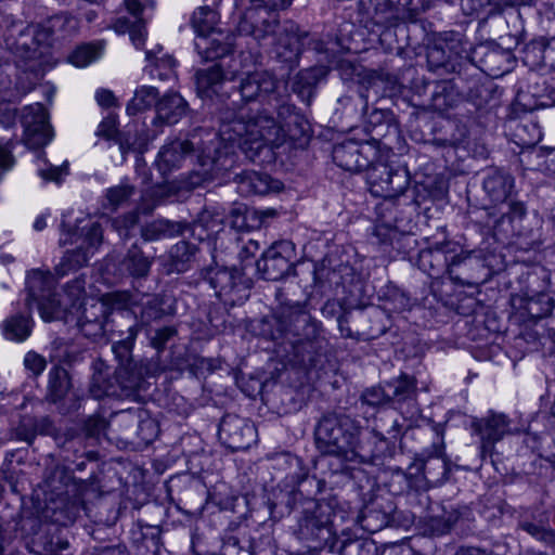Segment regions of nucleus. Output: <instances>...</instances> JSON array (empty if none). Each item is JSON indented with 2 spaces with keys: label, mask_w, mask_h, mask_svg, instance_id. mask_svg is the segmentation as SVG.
<instances>
[{
  "label": "nucleus",
  "mask_w": 555,
  "mask_h": 555,
  "mask_svg": "<svg viewBox=\"0 0 555 555\" xmlns=\"http://www.w3.org/2000/svg\"><path fill=\"white\" fill-rule=\"evenodd\" d=\"M275 107L258 108L247 119L233 118L221 122L223 139L236 142L237 149L251 162L261 154L271 152L286 139L304 146L310 138V125L306 117L297 112L295 105L284 98L275 102Z\"/></svg>",
  "instance_id": "obj_1"
},
{
  "label": "nucleus",
  "mask_w": 555,
  "mask_h": 555,
  "mask_svg": "<svg viewBox=\"0 0 555 555\" xmlns=\"http://www.w3.org/2000/svg\"><path fill=\"white\" fill-rule=\"evenodd\" d=\"M235 147L236 142L223 139L221 126L218 131L197 127L188 132L184 139L163 146L158 153V167L164 172L170 171L180 167L184 159L196 158L201 169L190 173L180 186L191 192L232 170L237 162Z\"/></svg>",
  "instance_id": "obj_2"
},
{
  "label": "nucleus",
  "mask_w": 555,
  "mask_h": 555,
  "mask_svg": "<svg viewBox=\"0 0 555 555\" xmlns=\"http://www.w3.org/2000/svg\"><path fill=\"white\" fill-rule=\"evenodd\" d=\"M276 298L284 306V341L292 346L295 359L306 369L321 367L324 339L319 336L317 322L305 310V304L283 299L280 292Z\"/></svg>",
  "instance_id": "obj_3"
},
{
  "label": "nucleus",
  "mask_w": 555,
  "mask_h": 555,
  "mask_svg": "<svg viewBox=\"0 0 555 555\" xmlns=\"http://www.w3.org/2000/svg\"><path fill=\"white\" fill-rule=\"evenodd\" d=\"M360 429V422L343 412L328 411L319 418L314 428L315 446L321 454L338 460L334 474H348L346 462L350 461Z\"/></svg>",
  "instance_id": "obj_4"
},
{
  "label": "nucleus",
  "mask_w": 555,
  "mask_h": 555,
  "mask_svg": "<svg viewBox=\"0 0 555 555\" xmlns=\"http://www.w3.org/2000/svg\"><path fill=\"white\" fill-rule=\"evenodd\" d=\"M333 515L331 502L308 501L297 518L294 534L309 548L334 553L338 538L333 532Z\"/></svg>",
  "instance_id": "obj_5"
},
{
  "label": "nucleus",
  "mask_w": 555,
  "mask_h": 555,
  "mask_svg": "<svg viewBox=\"0 0 555 555\" xmlns=\"http://www.w3.org/2000/svg\"><path fill=\"white\" fill-rule=\"evenodd\" d=\"M450 463L443 456L441 448L433 446L431 451H424L416 455L406 472L400 468L393 470L391 482L397 483L399 493L404 491H426L448 479Z\"/></svg>",
  "instance_id": "obj_6"
},
{
  "label": "nucleus",
  "mask_w": 555,
  "mask_h": 555,
  "mask_svg": "<svg viewBox=\"0 0 555 555\" xmlns=\"http://www.w3.org/2000/svg\"><path fill=\"white\" fill-rule=\"evenodd\" d=\"M480 75L475 73L463 72V65L460 63L457 76L448 81H442L437 86L433 99L435 104L443 107H452L457 96H463L472 102L476 108H482L489 104L493 98L491 87L480 82Z\"/></svg>",
  "instance_id": "obj_7"
},
{
  "label": "nucleus",
  "mask_w": 555,
  "mask_h": 555,
  "mask_svg": "<svg viewBox=\"0 0 555 555\" xmlns=\"http://www.w3.org/2000/svg\"><path fill=\"white\" fill-rule=\"evenodd\" d=\"M218 14L208 7L193 13L192 26L196 33L195 49L202 61H215L233 53V43L216 28Z\"/></svg>",
  "instance_id": "obj_8"
},
{
  "label": "nucleus",
  "mask_w": 555,
  "mask_h": 555,
  "mask_svg": "<svg viewBox=\"0 0 555 555\" xmlns=\"http://www.w3.org/2000/svg\"><path fill=\"white\" fill-rule=\"evenodd\" d=\"M144 386L145 379L138 364H121L116 367L112 378L105 379L101 373L94 374L89 391L95 399L116 397L138 400Z\"/></svg>",
  "instance_id": "obj_9"
},
{
  "label": "nucleus",
  "mask_w": 555,
  "mask_h": 555,
  "mask_svg": "<svg viewBox=\"0 0 555 555\" xmlns=\"http://www.w3.org/2000/svg\"><path fill=\"white\" fill-rule=\"evenodd\" d=\"M201 275L214 288L216 296L225 306L234 307L243 304L249 296L251 281L242 269L236 267H207Z\"/></svg>",
  "instance_id": "obj_10"
},
{
  "label": "nucleus",
  "mask_w": 555,
  "mask_h": 555,
  "mask_svg": "<svg viewBox=\"0 0 555 555\" xmlns=\"http://www.w3.org/2000/svg\"><path fill=\"white\" fill-rule=\"evenodd\" d=\"M295 245L291 241L274 242L257 260V272L263 280L280 281L288 275H295Z\"/></svg>",
  "instance_id": "obj_11"
},
{
  "label": "nucleus",
  "mask_w": 555,
  "mask_h": 555,
  "mask_svg": "<svg viewBox=\"0 0 555 555\" xmlns=\"http://www.w3.org/2000/svg\"><path fill=\"white\" fill-rule=\"evenodd\" d=\"M367 183L373 195L396 198L406 191L410 176L404 168H393L375 160L367 170Z\"/></svg>",
  "instance_id": "obj_12"
},
{
  "label": "nucleus",
  "mask_w": 555,
  "mask_h": 555,
  "mask_svg": "<svg viewBox=\"0 0 555 555\" xmlns=\"http://www.w3.org/2000/svg\"><path fill=\"white\" fill-rule=\"evenodd\" d=\"M376 141L345 140L334 145L332 157L334 163L344 170L359 172L369 170L378 158Z\"/></svg>",
  "instance_id": "obj_13"
},
{
  "label": "nucleus",
  "mask_w": 555,
  "mask_h": 555,
  "mask_svg": "<svg viewBox=\"0 0 555 555\" xmlns=\"http://www.w3.org/2000/svg\"><path fill=\"white\" fill-rule=\"evenodd\" d=\"M22 529H28L33 534L30 548L39 555H63L68 550L69 541L63 535L60 527L55 524H42L36 517L22 518Z\"/></svg>",
  "instance_id": "obj_14"
},
{
  "label": "nucleus",
  "mask_w": 555,
  "mask_h": 555,
  "mask_svg": "<svg viewBox=\"0 0 555 555\" xmlns=\"http://www.w3.org/2000/svg\"><path fill=\"white\" fill-rule=\"evenodd\" d=\"M279 81L268 72L248 73L241 78L237 90L242 101L248 103L259 101L260 108L275 107V102H281L282 95L278 92Z\"/></svg>",
  "instance_id": "obj_15"
},
{
  "label": "nucleus",
  "mask_w": 555,
  "mask_h": 555,
  "mask_svg": "<svg viewBox=\"0 0 555 555\" xmlns=\"http://www.w3.org/2000/svg\"><path fill=\"white\" fill-rule=\"evenodd\" d=\"M403 8L401 0H359L360 23L372 31L374 26L382 29L395 27L399 24Z\"/></svg>",
  "instance_id": "obj_16"
},
{
  "label": "nucleus",
  "mask_w": 555,
  "mask_h": 555,
  "mask_svg": "<svg viewBox=\"0 0 555 555\" xmlns=\"http://www.w3.org/2000/svg\"><path fill=\"white\" fill-rule=\"evenodd\" d=\"M274 56L289 70L298 65L301 47L308 38V34L300 31L299 26L293 21H284L280 31L275 35Z\"/></svg>",
  "instance_id": "obj_17"
},
{
  "label": "nucleus",
  "mask_w": 555,
  "mask_h": 555,
  "mask_svg": "<svg viewBox=\"0 0 555 555\" xmlns=\"http://www.w3.org/2000/svg\"><path fill=\"white\" fill-rule=\"evenodd\" d=\"M512 54L494 41H485L474 46L469 54L468 72L475 69L499 76L506 72Z\"/></svg>",
  "instance_id": "obj_18"
},
{
  "label": "nucleus",
  "mask_w": 555,
  "mask_h": 555,
  "mask_svg": "<svg viewBox=\"0 0 555 555\" xmlns=\"http://www.w3.org/2000/svg\"><path fill=\"white\" fill-rule=\"evenodd\" d=\"M218 436L221 443L231 451L248 449L256 439L253 423L236 414H225L220 424Z\"/></svg>",
  "instance_id": "obj_19"
},
{
  "label": "nucleus",
  "mask_w": 555,
  "mask_h": 555,
  "mask_svg": "<svg viewBox=\"0 0 555 555\" xmlns=\"http://www.w3.org/2000/svg\"><path fill=\"white\" fill-rule=\"evenodd\" d=\"M281 26L278 13L258 9L250 4L241 17L237 30L241 35L251 36L260 42L269 36H275Z\"/></svg>",
  "instance_id": "obj_20"
},
{
  "label": "nucleus",
  "mask_w": 555,
  "mask_h": 555,
  "mask_svg": "<svg viewBox=\"0 0 555 555\" xmlns=\"http://www.w3.org/2000/svg\"><path fill=\"white\" fill-rule=\"evenodd\" d=\"M48 112L40 103L26 106L22 115L24 142L30 149H39L48 144L52 138Z\"/></svg>",
  "instance_id": "obj_21"
},
{
  "label": "nucleus",
  "mask_w": 555,
  "mask_h": 555,
  "mask_svg": "<svg viewBox=\"0 0 555 555\" xmlns=\"http://www.w3.org/2000/svg\"><path fill=\"white\" fill-rule=\"evenodd\" d=\"M397 506L390 498L376 496L369 501L360 512L359 522L361 527L371 533L396 524Z\"/></svg>",
  "instance_id": "obj_22"
},
{
  "label": "nucleus",
  "mask_w": 555,
  "mask_h": 555,
  "mask_svg": "<svg viewBox=\"0 0 555 555\" xmlns=\"http://www.w3.org/2000/svg\"><path fill=\"white\" fill-rule=\"evenodd\" d=\"M227 57L217 59L208 68L198 69L195 73V85L197 95L204 101H214L218 99L219 102L225 100V95L221 93L223 82L227 78L224 60Z\"/></svg>",
  "instance_id": "obj_23"
},
{
  "label": "nucleus",
  "mask_w": 555,
  "mask_h": 555,
  "mask_svg": "<svg viewBox=\"0 0 555 555\" xmlns=\"http://www.w3.org/2000/svg\"><path fill=\"white\" fill-rule=\"evenodd\" d=\"M7 43L14 54L26 61H34L41 56L39 48L49 46L46 38L41 36V28L38 25L23 27L17 36L10 34Z\"/></svg>",
  "instance_id": "obj_24"
},
{
  "label": "nucleus",
  "mask_w": 555,
  "mask_h": 555,
  "mask_svg": "<svg viewBox=\"0 0 555 555\" xmlns=\"http://www.w3.org/2000/svg\"><path fill=\"white\" fill-rule=\"evenodd\" d=\"M508 420L501 413H489L486 417L474 418L472 428L480 438L481 452H491L493 446L508 433Z\"/></svg>",
  "instance_id": "obj_25"
},
{
  "label": "nucleus",
  "mask_w": 555,
  "mask_h": 555,
  "mask_svg": "<svg viewBox=\"0 0 555 555\" xmlns=\"http://www.w3.org/2000/svg\"><path fill=\"white\" fill-rule=\"evenodd\" d=\"M38 435L50 436L57 440L59 429L52 418L48 415H21L18 424L13 429L14 438L33 446Z\"/></svg>",
  "instance_id": "obj_26"
},
{
  "label": "nucleus",
  "mask_w": 555,
  "mask_h": 555,
  "mask_svg": "<svg viewBox=\"0 0 555 555\" xmlns=\"http://www.w3.org/2000/svg\"><path fill=\"white\" fill-rule=\"evenodd\" d=\"M527 209L521 202H509L507 211H502L501 216L493 223V236L498 241L508 240L513 236L525 234L524 220Z\"/></svg>",
  "instance_id": "obj_27"
},
{
  "label": "nucleus",
  "mask_w": 555,
  "mask_h": 555,
  "mask_svg": "<svg viewBox=\"0 0 555 555\" xmlns=\"http://www.w3.org/2000/svg\"><path fill=\"white\" fill-rule=\"evenodd\" d=\"M387 448L388 442L385 437L374 430H366L361 426L350 461L360 459L361 462L376 463L384 457Z\"/></svg>",
  "instance_id": "obj_28"
},
{
  "label": "nucleus",
  "mask_w": 555,
  "mask_h": 555,
  "mask_svg": "<svg viewBox=\"0 0 555 555\" xmlns=\"http://www.w3.org/2000/svg\"><path fill=\"white\" fill-rule=\"evenodd\" d=\"M154 125H176L190 111L189 103L178 92H168L155 105Z\"/></svg>",
  "instance_id": "obj_29"
},
{
  "label": "nucleus",
  "mask_w": 555,
  "mask_h": 555,
  "mask_svg": "<svg viewBox=\"0 0 555 555\" xmlns=\"http://www.w3.org/2000/svg\"><path fill=\"white\" fill-rule=\"evenodd\" d=\"M192 224L188 221H172L165 218L146 222L140 229V236L145 243H153L165 238H173L190 231Z\"/></svg>",
  "instance_id": "obj_30"
},
{
  "label": "nucleus",
  "mask_w": 555,
  "mask_h": 555,
  "mask_svg": "<svg viewBox=\"0 0 555 555\" xmlns=\"http://www.w3.org/2000/svg\"><path fill=\"white\" fill-rule=\"evenodd\" d=\"M386 318L383 311L373 308L371 310H356L353 326L356 327L357 339H376L388 330Z\"/></svg>",
  "instance_id": "obj_31"
},
{
  "label": "nucleus",
  "mask_w": 555,
  "mask_h": 555,
  "mask_svg": "<svg viewBox=\"0 0 555 555\" xmlns=\"http://www.w3.org/2000/svg\"><path fill=\"white\" fill-rule=\"evenodd\" d=\"M272 468L275 472L274 478L286 488H295L296 482L308 469L300 457L291 453H280L272 459Z\"/></svg>",
  "instance_id": "obj_32"
},
{
  "label": "nucleus",
  "mask_w": 555,
  "mask_h": 555,
  "mask_svg": "<svg viewBox=\"0 0 555 555\" xmlns=\"http://www.w3.org/2000/svg\"><path fill=\"white\" fill-rule=\"evenodd\" d=\"M160 534L159 526L138 521L130 529V541L141 555H158L162 546Z\"/></svg>",
  "instance_id": "obj_33"
},
{
  "label": "nucleus",
  "mask_w": 555,
  "mask_h": 555,
  "mask_svg": "<svg viewBox=\"0 0 555 555\" xmlns=\"http://www.w3.org/2000/svg\"><path fill=\"white\" fill-rule=\"evenodd\" d=\"M153 263L154 257L146 256L135 242L127 249L119 262V269L132 279L144 280L150 275Z\"/></svg>",
  "instance_id": "obj_34"
},
{
  "label": "nucleus",
  "mask_w": 555,
  "mask_h": 555,
  "mask_svg": "<svg viewBox=\"0 0 555 555\" xmlns=\"http://www.w3.org/2000/svg\"><path fill=\"white\" fill-rule=\"evenodd\" d=\"M236 179L240 192L245 195H267L279 192L283 185L264 172L245 171L237 175Z\"/></svg>",
  "instance_id": "obj_35"
},
{
  "label": "nucleus",
  "mask_w": 555,
  "mask_h": 555,
  "mask_svg": "<svg viewBox=\"0 0 555 555\" xmlns=\"http://www.w3.org/2000/svg\"><path fill=\"white\" fill-rule=\"evenodd\" d=\"M481 267L479 260L472 257V253L461 251L450 257L449 278L459 285H476L478 281L474 278V270Z\"/></svg>",
  "instance_id": "obj_36"
},
{
  "label": "nucleus",
  "mask_w": 555,
  "mask_h": 555,
  "mask_svg": "<svg viewBox=\"0 0 555 555\" xmlns=\"http://www.w3.org/2000/svg\"><path fill=\"white\" fill-rule=\"evenodd\" d=\"M514 186L513 177L498 168L489 169L483 179V190L493 203H505Z\"/></svg>",
  "instance_id": "obj_37"
},
{
  "label": "nucleus",
  "mask_w": 555,
  "mask_h": 555,
  "mask_svg": "<svg viewBox=\"0 0 555 555\" xmlns=\"http://www.w3.org/2000/svg\"><path fill=\"white\" fill-rule=\"evenodd\" d=\"M326 487L324 479H319L315 476H310L308 469L305 476L296 482L295 488H292L287 493L285 502L288 509H293L295 502L299 499L304 500V506L308 501H317L314 498L322 493Z\"/></svg>",
  "instance_id": "obj_38"
},
{
  "label": "nucleus",
  "mask_w": 555,
  "mask_h": 555,
  "mask_svg": "<svg viewBox=\"0 0 555 555\" xmlns=\"http://www.w3.org/2000/svg\"><path fill=\"white\" fill-rule=\"evenodd\" d=\"M198 247L190 242L180 241L175 244L170 250L168 260L165 264L166 273H184L190 270Z\"/></svg>",
  "instance_id": "obj_39"
},
{
  "label": "nucleus",
  "mask_w": 555,
  "mask_h": 555,
  "mask_svg": "<svg viewBox=\"0 0 555 555\" xmlns=\"http://www.w3.org/2000/svg\"><path fill=\"white\" fill-rule=\"evenodd\" d=\"M441 43L455 63H462L463 72H468L469 54L474 46L459 31H446L441 35Z\"/></svg>",
  "instance_id": "obj_40"
},
{
  "label": "nucleus",
  "mask_w": 555,
  "mask_h": 555,
  "mask_svg": "<svg viewBox=\"0 0 555 555\" xmlns=\"http://www.w3.org/2000/svg\"><path fill=\"white\" fill-rule=\"evenodd\" d=\"M56 281L50 272L40 270L31 271L26 281L28 298L26 305L31 306V302H38L44 299L47 295H52L54 292Z\"/></svg>",
  "instance_id": "obj_41"
},
{
  "label": "nucleus",
  "mask_w": 555,
  "mask_h": 555,
  "mask_svg": "<svg viewBox=\"0 0 555 555\" xmlns=\"http://www.w3.org/2000/svg\"><path fill=\"white\" fill-rule=\"evenodd\" d=\"M449 263L450 258L441 248H426L418 254V268L434 279H438L446 273L448 274Z\"/></svg>",
  "instance_id": "obj_42"
},
{
  "label": "nucleus",
  "mask_w": 555,
  "mask_h": 555,
  "mask_svg": "<svg viewBox=\"0 0 555 555\" xmlns=\"http://www.w3.org/2000/svg\"><path fill=\"white\" fill-rule=\"evenodd\" d=\"M530 95L534 102L533 104H525L529 109L540 107H551L555 105V88L547 83V81L540 77L534 76L527 87L526 93H519L520 99Z\"/></svg>",
  "instance_id": "obj_43"
},
{
  "label": "nucleus",
  "mask_w": 555,
  "mask_h": 555,
  "mask_svg": "<svg viewBox=\"0 0 555 555\" xmlns=\"http://www.w3.org/2000/svg\"><path fill=\"white\" fill-rule=\"evenodd\" d=\"M72 388V382L68 372L55 365L49 372L48 392L46 400L50 403L57 404L62 402Z\"/></svg>",
  "instance_id": "obj_44"
},
{
  "label": "nucleus",
  "mask_w": 555,
  "mask_h": 555,
  "mask_svg": "<svg viewBox=\"0 0 555 555\" xmlns=\"http://www.w3.org/2000/svg\"><path fill=\"white\" fill-rule=\"evenodd\" d=\"M41 36L46 38L48 44H52L54 38L64 39L76 28V21L64 14L52 16L39 24Z\"/></svg>",
  "instance_id": "obj_45"
},
{
  "label": "nucleus",
  "mask_w": 555,
  "mask_h": 555,
  "mask_svg": "<svg viewBox=\"0 0 555 555\" xmlns=\"http://www.w3.org/2000/svg\"><path fill=\"white\" fill-rule=\"evenodd\" d=\"M386 386L390 403L400 404L416 398V379L408 374H401L393 380L388 382Z\"/></svg>",
  "instance_id": "obj_46"
},
{
  "label": "nucleus",
  "mask_w": 555,
  "mask_h": 555,
  "mask_svg": "<svg viewBox=\"0 0 555 555\" xmlns=\"http://www.w3.org/2000/svg\"><path fill=\"white\" fill-rule=\"evenodd\" d=\"M509 130L516 144L521 147H532L541 139V131L535 122L529 119H513L509 121Z\"/></svg>",
  "instance_id": "obj_47"
},
{
  "label": "nucleus",
  "mask_w": 555,
  "mask_h": 555,
  "mask_svg": "<svg viewBox=\"0 0 555 555\" xmlns=\"http://www.w3.org/2000/svg\"><path fill=\"white\" fill-rule=\"evenodd\" d=\"M137 324L128 326L126 332H120L119 339L114 343L112 349L119 364H138L132 359V348L138 336Z\"/></svg>",
  "instance_id": "obj_48"
},
{
  "label": "nucleus",
  "mask_w": 555,
  "mask_h": 555,
  "mask_svg": "<svg viewBox=\"0 0 555 555\" xmlns=\"http://www.w3.org/2000/svg\"><path fill=\"white\" fill-rule=\"evenodd\" d=\"M284 309L278 315H267L257 321L254 326L256 333L266 339L284 341Z\"/></svg>",
  "instance_id": "obj_49"
},
{
  "label": "nucleus",
  "mask_w": 555,
  "mask_h": 555,
  "mask_svg": "<svg viewBox=\"0 0 555 555\" xmlns=\"http://www.w3.org/2000/svg\"><path fill=\"white\" fill-rule=\"evenodd\" d=\"M447 49L444 46L435 44L427 50V63L433 72L444 70L447 73H455L460 69V63H455L451 55H447Z\"/></svg>",
  "instance_id": "obj_50"
},
{
  "label": "nucleus",
  "mask_w": 555,
  "mask_h": 555,
  "mask_svg": "<svg viewBox=\"0 0 555 555\" xmlns=\"http://www.w3.org/2000/svg\"><path fill=\"white\" fill-rule=\"evenodd\" d=\"M158 95V90L155 87L142 86L137 89L134 96L127 105L128 115L134 116L138 113L151 108L153 105L155 106L159 99Z\"/></svg>",
  "instance_id": "obj_51"
},
{
  "label": "nucleus",
  "mask_w": 555,
  "mask_h": 555,
  "mask_svg": "<svg viewBox=\"0 0 555 555\" xmlns=\"http://www.w3.org/2000/svg\"><path fill=\"white\" fill-rule=\"evenodd\" d=\"M334 553L338 555H377V546L371 540H339Z\"/></svg>",
  "instance_id": "obj_52"
},
{
  "label": "nucleus",
  "mask_w": 555,
  "mask_h": 555,
  "mask_svg": "<svg viewBox=\"0 0 555 555\" xmlns=\"http://www.w3.org/2000/svg\"><path fill=\"white\" fill-rule=\"evenodd\" d=\"M139 418V406L121 410L113 415L114 426L117 428V431L127 439L133 438Z\"/></svg>",
  "instance_id": "obj_53"
},
{
  "label": "nucleus",
  "mask_w": 555,
  "mask_h": 555,
  "mask_svg": "<svg viewBox=\"0 0 555 555\" xmlns=\"http://www.w3.org/2000/svg\"><path fill=\"white\" fill-rule=\"evenodd\" d=\"M139 415L140 418L138 420L133 437H137L142 442L149 444L158 435V424L154 418L150 416L147 410L142 406H139Z\"/></svg>",
  "instance_id": "obj_54"
},
{
  "label": "nucleus",
  "mask_w": 555,
  "mask_h": 555,
  "mask_svg": "<svg viewBox=\"0 0 555 555\" xmlns=\"http://www.w3.org/2000/svg\"><path fill=\"white\" fill-rule=\"evenodd\" d=\"M89 259L88 249L78 247L75 250L67 251L63 257L61 263L55 267V272L59 276H64L69 271H76L83 267Z\"/></svg>",
  "instance_id": "obj_55"
},
{
  "label": "nucleus",
  "mask_w": 555,
  "mask_h": 555,
  "mask_svg": "<svg viewBox=\"0 0 555 555\" xmlns=\"http://www.w3.org/2000/svg\"><path fill=\"white\" fill-rule=\"evenodd\" d=\"M164 304V298L159 295L147 296V300L142 304L140 310L141 323L150 324L153 321L163 319L167 314Z\"/></svg>",
  "instance_id": "obj_56"
},
{
  "label": "nucleus",
  "mask_w": 555,
  "mask_h": 555,
  "mask_svg": "<svg viewBox=\"0 0 555 555\" xmlns=\"http://www.w3.org/2000/svg\"><path fill=\"white\" fill-rule=\"evenodd\" d=\"M3 328L7 338L22 341L30 335V320L24 315H15L5 321Z\"/></svg>",
  "instance_id": "obj_57"
},
{
  "label": "nucleus",
  "mask_w": 555,
  "mask_h": 555,
  "mask_svg": "<svg viewBox=\"0 0 555 555\" xmlns=\"http://www.w3.org/2000/svg\"><path fill=\"white\" fill-rule=\"evenodd\" d=\"M102 47L98 43H82L69 55L68 62L77 67H85L100 57Z\"/></svg>",
  "instance_id": "obj_58"
},
{
  "label": "nucleus",
  "mask_w": 555,
  "mask_h": 555,
  "mask_svg": "<svg viewBox=\"0 0 555 555\" xmlns=\"http://www.w3.org/2000/svg\"><path fill=\"white\" fill-rule=\"evenodd\" d=\"M554 300L547 294L540 293L527 299L525 310L532 319H542L551 314Z\"/></svg>",
  "instance_id": "obj_59"
},
{
  "label": "nucleus",
  "mask_w": 555,
  "mask_h": 555,
  "mask_svg": "<svg viewBox=\"0 0 555 555\" xmlns=\"http://www.w3.org/2000/svg\"><path fill=\"white\" fill-rule=\"evenodd\" d=\"M37 307L40 315L44 321L61 320L65 317V308L62 306L57 294L52 292V295H47L44 299L39 300Z\"/></svg>",
  "instance_id": "obj_60"
},
{
  "label": "nucleus",
  "mask_w": 555,
  "mask_h": 555,
  "mask_svg": "<svg viewBox=\"0 0 555 555\" xmlns=\"http://www.w3.org/2000/svg\"><path fill=\"white\" fill-rule=\"evenodd\" d=\"M519 527L546 544L555 543V532L550 528L546 519H541L538 522L525 520L519 524Z\"/></svg>",
  "instance_id": "obj_61"
},
{
  "label": "nucleus",
  "mask_w": 555,
  "mask_h": 555,
  "mask_svg": "<svg viewBox=\"0 0 555 555\" xmlns=\"http://www.w3.org/2000/svg\"><path fill=\"white\" fill-rule=\"evenodd\" d=\"M361 115L365 118L366 128L371 130L388 127L393 120V114L390 109L373 107L369 112L367 107L361 111Z\"/></svg>",
  "instance_id": "obj_62"
},
{
  "label": "nucleus",
  "mask_w": 555,
  "mask_h": 555,
  "mask_svg": "<svg viewBox=\"0 0 555 555\" xmlns=\"http://www.w3.org/2000/svg\"><path fill=\"white\" fill-rule=\"evenodd\" d=\"M46 512H51L49 517L52 518L53 522L66 525L68 521H73L75 518L74 506L69 507L66 504V500L60 498L59 501H51Z\"/></svg>",
  "instance_id": "obj_63"
},
{
  "label": "nucleus",
  "mask_w": 555,
  "mask_h": 555,
  "mask_svg": "<svg viewBox=\"0 0 555 555\" xmlns=\"http://www.w3.org/2000/svg\"><path fill=\"white\" fill-rule=\"evenodd\" d=\"M108 426V422L103 416L92 415L83 422L82 430L87 439L99 441L106 435Z\"/></svg>",
  "instance_id": "obj_64"
}]
</instances>
